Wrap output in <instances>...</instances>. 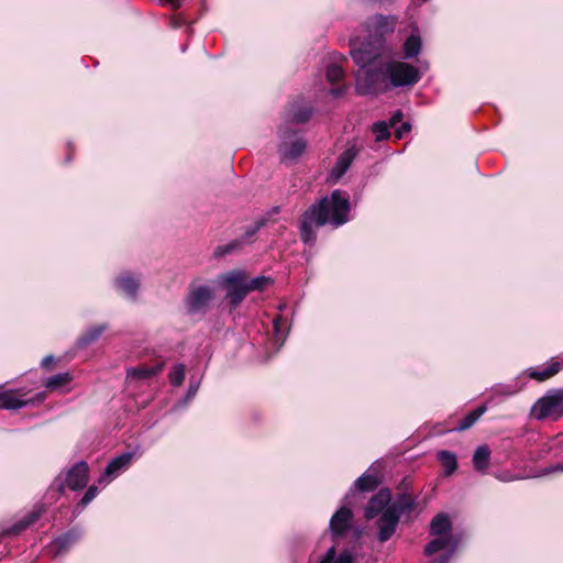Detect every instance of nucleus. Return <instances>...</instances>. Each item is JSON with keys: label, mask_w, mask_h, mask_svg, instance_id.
Instances as JSON below:
<instances>
[{"label": "nucleus", "mask_w": 563, "mask_h": 563, "mask_svg": "<svg viewBox=\"0 0 563 563\" xmlns=\"http://www.w3.org/2000/svg\"><path fill=\"white\" fill-rule=\"evenodd\" d=\"M351 209L350 197L346 192L335 189L330 197H322L308 208L299 227L300 239L305 244L312 245L317 239V231L329 223L334 228L349 221Z\"/></svg>", "instance_id": "f257e3e1"}, {"label": "nucleus", "mask_w": 563, "mask_h": 563, "mask_svg": "<svg viewBox=\"0 0 563 563\" xmlns=\"http://www.w3.org/2000/svg\"><path fill=\"white\" fill-rule=\"evenodd\" d=\"M416 500L407 493L397 494L395 499L377 520V539L380 543L388 541L396 532L402 516L409 515L416 507Z\"/></svg>", "instance_id": "f03ea898"}, {"label": "nucleus", "mask_w": 563, "mask_h": 563, "mask_svg": "<svg viewBox=\"0 0 563 563\" xmlns=\"http://www.w3.org/2000/svg\"><path fill=\"white\" fill-rule=\"evenodd\" d=\"M350 54L354 63L362 69L383 65L380 59L386 55L385 40L379 36L369 38L357 45L356 38L350 40Z\"/></svg>", "instance_id": "7ed1b4c3"}, {"label": "nucleus", "mask_w": 563, "mask_h": 563, "mask_svg": "<svg viewBox=\"0 0 563 563\" xmlns=\"http://www.w3.org/2000/svg\"><path fill=\"white\" fill-rule=\"evenodd\" d=\"M387 81L385 64L375 68H360L355 74V90L362 96L376 95L390 87Z\"/></svg>", "instance_id": "20e7f679"}, {"label": "nucleus", "mask_w": 563, "mask_h": 563, "mask_svg": "<svg viewBox=\"0 0 563 563\" xmlns=\"http://www.w3.org/2000/svg\"><path fill=\"white\" fill-rule=\"evenodd\" d=\"M307 148L306 140L290 126L279 128V144L277 152L282 162H292L303 154Z\"/></svg>", "instance_id": "39448f33"}, {"label": "nucleus", "mask_w": 563, "mask_h": 563, "mask_svg": "<svg viewBox=\"0 0 563 563\" xmlns=\"http://www.w3.org/2000/svg\"><path fill=\"white\" fill-rule=\"evenodd\" d=\"M385 75L390 87H412L421 79V74L415 66L405 62L385 64Z\"/></svg>", "instance_id": "423d86ee"}, {"label": "nucleus", "mask_w": 563, "mask_h": 563, "mask_svg": "<svg viewBox=\"0 0 563 563\" xmlns=\"http://www.w3.org/2000/svg\"><path fill=\"white\" fill-rule=\"evenodd\" d=\"M213 298L214 290L212 287L199 282H192L188 287L185 306L188 313L202 314L208 310Z\"/></svg>", "instance_id": "0eeeda50"}, {"label": "nucleus", "mask_w": 563, "mask_h": 563, "mask_svg": "<svg viewBox=\"0 0 563 563\" xmlns=\"http://www.w3.org/2000/svg\"><path fill=\"white\" fill-rule=\"evenodd\" d=\"M221 283L227 291L230 305L238 307L250 292L246 284V273L240 269L230 271L221 276Z\"/></svg>", "instance_id": "6e6552de"}, {"label": "nucleus", "mask_w": 563, "mask_h": 563, "mask_svg": "<svg viewBox=\"0 0 563 563\" xmlns=\"http://www.w3.org/2000/svg\"><path fill=\"white\" fill-rule=\"evenodd\" d=\"M532 416L538 420L563 415V391L553 389L537 400L531 409Z\"/></svg>", "instance_id": "1a4fd4ad"}, {"label": "nucleus", "mask_w": 563, "mask_h": 563, "mask_svg": "<svg viewBox=\"0 0 563 563\" xmlns=\"http://www.w3.org/2000/svg\"><path fill=\"white\" fill-rule=\"evenodd\" d=\"M433 537L434 538L424 547V554L430 556L440 551H444V554H442L439 560H433L429 563H449L459 547L460 539L454 536Z\"/></svg>", "instance_id": "9d476101"}, {"label": "nucleus", "mask_w": 563, "mask_h": 563, "mask_svg": "<svg viewBox=\"0 0 563 563\" xmlns=\"http://www.w3.org/2000/svg\"><path fill=\"white\" fill-rule=\"evenodd\" d=\"M88 478V464L84 461H80L68 470L64 481L60 477H58L55 479L54 485L57 487L59 492H63L65 486L71 490H78L87 485Z\"/></svg>", "instance_id": "9b49d317"}, {"label": "nucleus", "mask_w": 563, "mask_h": 563, "mask_svg": "<svg viewBox=\"0 0 563 563\" xmlns=\"http://www.w3.org/2000/svg\"><path fill=\"white\" fill-rule=\"evenodd\" d=\"M134 455L135 454L133 452H124V453L113 457L108 463L104 472L99 477L98 483L100 485L106 486L110 482H112L120 473H122L123 471L129 468Z\"/></svg>", "instance_id": "f8f14e48"}, {"label": "nucleus", "mask_w": 563, "mask_h": 563, "mask_svg": "<svg viewBox=\"0 0 563 563\" xmlns=\"http://www.w3.org/2000/svg\"><path fill=\"white\" fill-rule=\"evenodd\" d=\"M397 18L395 15H382L377 14L369 18L365 23V29L368 33L369 38L379 36L384 40V35L393 33L396 26Z\"/></svg>", "instance_id": "ddd939ff"}, {"label": "nucleus", "mask_w": 563, "mask_h": 563, "mask_svg": "<svg viewBox=\"0 0 563 563\" xmlns=\"http://www.w3.org/2000/svg\"><path fill=\"white\" fill-rule=\"evenodd\" d=\"M391 501V493L388 488H382L368 500L364 508V517L367 520L376 518L385 511Z\"/></svg>", "instance_id": "4468645a"}, {"label": "nucleus", "mask_w": 563, "mask_h": 563, "mask_svg": "<svg viewBox=\"0 0 563 563\" xmlns=\"http://www.w3.org/2000/svg\"><path fill=\"white\" fill-rule=\"evenodd\" d=\"M379 483L380 481L377 475L369 472L364 473L354 482L353 486L345 495L344 499L346 504H354L353 499L355 498L356 493L374 492L378 487Z\"/></svg>", "instance_id": "2eb2a0df"}, {"label": "nucleus", "mask_w": 563, "mask_h": 563, "mask_svg": "<svg viewBox=\"0 0 563 563\" xmlns=\"http://www.w3.org/2000/svg\"><path fill=\"white\" fill-rule=\"evenodd\" d=\"M81 537V532L73 528L65 532L64 534L55 538L49 544H48V552L53 556H59L67 552Z\"/></svg>", "instance_id": "dca6fc26"}, {"label": "nucleus", "mask_w": 563, "mask_h": 563, "mask_svg": "<svg viewBox=\"0 0 563 563\" xmlns=\"http://www.w3.org/2000/svg\"><path fill=\"white\" fill-rule=\"evenodd\" d=\"M313 112V108L303 101H294L289 104L285 112V124L289 126L291 123L302 124L309 121Z\"/></svg>", "instance_id": "f3484780"}, {"label": "nucleus", "mask_w": 563, "mask_h": 563, "mask_svg": "<svg viewBox=\"0 0 563 563\" xmlns=\"http://www.w3.org/2000/svg\"><path fill=\"white\" fill-rule=\"evenodd\" d=\"M358 152L360 148L356 144H352L340 154L330 173L331 181H338L346 173L355 157L358 155Z\"/></svg>", "instance_id": "a211bd4d"}, {"label": "nucleus", "mask_w": 563, "mask_h": 563, "mask_svg": "<svg viewBox=\"0 0 563 563\" xmlns=\"http://www.w3.org/2000/svg\"><path fill=\"white\" fill-rule=\"evenodd\" d=\"M45 399V394L40 393L34 399H22L13 390H0V409L16 410L26 407L30 404L41 402Z\"/></svg>", "instance_id": "6ab92c4d"}, {"label": "nucleus", "mask_w": 563, "mask_h": 563, "mask_svg": "<svg viewBox=\"0 0 563 563\" xmlns=\"http://www.w3.org/2000/svg\"><path fill=\"white\" fill-rule=\"evenodd\" d=\"M353 522V512L346 506H342L330 519V530L335 537L350 530Z\"/></svg>", "instance_id": "aec40b11"}, {"label": "nucleus", "mask_w": 563, "mask_h": 563, "mask_svg": "<svg viewBox=\"0 0 563 563\" xmlns=\"http://www.w3.org/2000/svg\"><path fill=\"white\" fill-rule=\"evenodd\" d=\"M115 287L126 297L134 299L140 288V278L132 273H123L117 277Z\"/></svg>", "instance_id": "412c9836"}, {"label": "nucleus", "mask_w": 563, "mask_h": 563, "mask_svg": "<svg viewBox=\"0 0 563 563\" xmlns=\"http://www.w3.org/2000/svg\"><path fill=\"white\" fill-rule=\"evenodd\" d=\"M492 451L487 444L479 445L475 449L472 456L474 470L479 474H486L489 467Z\"/></svg>", "instance_id": "4be33fe9"}, {"label": "nucleus", "mask_w": 563, "mask_h": 563, "mask_svg": "<svg viewBox=\"0 0 563 563\" xmlns=\"http://www.w3.org/2000/svg\"><path fill=\"white\" fill-rule=\"evenodd\" d=\"M44 512V507L38 506L35 507L32 511L25 515L21 520L11 526L8 530H5V534L18 536L23 530L29 528L32 523H34Z\"/></svg>", "instance_id": "5701e85b"}, {"label": "nucleus", "mask_w": 563, "mask_h": 563, "mask_svg": "<svg viewBox=\"0 0 563 563\" xmlns=\"http://www.w3.org/2000/svg\"><path fill=\"white\" fill-rule=\"evenodd\" d=\"M107 328L108 325L106 323L88 328L81 335L77 338L76 347L81 350L91 345L101 336V334L107 330Z\"/></svg>", "instance_id": "b1692460"}, {"label": "nucleus", "mask_w": 563, "mask_h": 563, "mask_svg": "<svg viewBox=\"0 0 563 563\" xmlns=\"http://www.w3.org/2000/svg\"><path fill=\"white\" fill-rule=\"evenodd\" d=\"M163 368L162 364H157L155 366H148L145 364H141L135 367H131L126 371V377L131 380H143L148 379L156 374H158Z\"/></svg>", "instance_id": "393cba45"}, {"label": "nucleus", "mask_w": 563, "mask_h": 563, "mask_svg": "<svg viewBox=\"0 0 563 563\" xmlns=\"http://www.w3.org/2000/svg\"><path fill=\"white\" fill-rule=\"evenodd\" d=\"M452 523L448 515L438 514L430 522L431 536H453Z\"/></svg>", "instance_id": "a878e982"}, {"label": "nucleus", "mask_w": 563, "mask_h": 563, "mask_svg": "<svg viewBox=\"0 0 563 563\" xmlns=\"http://www.w3.org/2000/svg\"><path fill=\"white\" fill-rule=\"evenodd\" d=\"M561 369V364L559 362L552 361L549 365L537 367V368H529L528 375L530 378L543 382L549 379L550 377L558 374Z\"/></svg>", "instance_id": "bb28decb"}, {"label": "nucleus", "mask_w": 563, "mask_h": 563, "mask_svg": "<svg viewBox=\"0 0 563 563\" xmlns=\"http://www.w3.org/2000/svg\"><path fill=\"white\" fill-rule=\"evenodd\" d=\"M421 38L418 34L412 33L407 37L404 44V57L411 59L417 57L421 52Z\"/></svg>", "instance_id": "cd10ccee"}, {"label": "nucleus", "mask_w": 563, "mask_h": 563, "mask_svg": "<svg viewBox=\"0 0 563 563\" xmlns=\"http://www.w3.org/2000/svg\"><path fill=\"white\" fill-rule=\"evenodd\" d=\"M437 456H438V460L440 461L441 465L444 468V475L445 476L452 475L455 472V470L457 468V462H456L455 454L450 451L443 450V451H439Z\"/></svg>", "instance_id": "c85d7f7f"}, {"label": "nucleus", "mask_w": 563, "mask_h": 563, "mask_svg": "<svg viewBox=\"0 0 563 563\" xmlns=\"http://www.w3.org/2000/svg\"><path fill=\"white\" fill-rule=\"evenodd\" d=\"M487 408L486 406H479L470 413H467L459 423L457 427L454 428V430L461 432L470 429L485 412Z\"/></svg>", "instance_id": "c756f323"}, {"label": "nucleus", "mask_w": 563, "mask_h": 563, "mask_svg": "<svg viewBox=\"0 0 563 563\" xmlns=\"http://www.w3.org/2000/svg\"><path fill=\"white\" fill-rule=\"evenodd\" d=\"M335 547L328 549L318 563H352L353 558L349 551L341 552L336 558Z\"/></svg>", "instance_id": "7c9ffc66"}, {"label": "nucleus", "mask_w": 563, "mask_h": 563, "mask_svg": "<svg viewBox=\"0 0 563 563\" xmlns=\"http://www.w3.org/2000/svg\"><path fill=\"white\" fill-rule=\"evenodd\" d=\"M71 380V376L69 373H58L47 378L45 383V387L49 390L58 389L67 385Z\"/></svg>", "instance_id": "2f4dec72"}, {"label": "nucleus", "mask_w": 563, "mask_h": 563, "mask_svg": "<svg viewBox=\"0 0 563 563\" xmlns=\"http://www.w3.org/2000/svg\"><path fill=\"white\" fill-rule=\"evenodd\" d=\"M243 246V241L240 239H235L224 245L217 246L213 251V255L214 257H222L227 254L241 250Z\"/></svg>", "instance_id": "473e14b6"}, {"label": "nucleus", "mask_w": 563, "mask_h": 563, "mask_svg": "<svg viewBox=\"0 0 563 563\" xmlns=\"http://www.w3.org/2000/svg\"><path fill=\"white\" fill-rule=\"evenodd\" d=\"M286 325V320L282 316L273 319L274 343L280 347L285 341L286 335L283 333V328Z\"/></svg>", "instance_id": "72a5a7b5"}, {"label": "nucleus", "mask_w": 563, "mask_h": 563, "mask_svg": "<svg viewBox=\"0 0 563 563\" xmlns=\"http://www.w3.org/2000/svg\"><path fill=\"white\" fill-rule=\"evenodd\" d=\"M266 224V219H260L254 224L250 225L244 234L239 238L243 241V245L251 244L255 234Z\"/></svg>", "instance_id": "f704fd0d"}, {"label": "nucleus", "mask_w": 563, "mask_h": 563, "mask_svg": "<svg viewBox=\"0 0 563 563\" xmlns=\"http://www.w3.org/2000/svg\"><path fill=\"white\" fill-rule=\"evenodd\" d=\"M325 77L330 84L339 82L344 77V70L335 63H331L327 66Z\"/></svg>", "instance_id": "c9c22d12"}, {"label": "nucleus", "mask_w": 563, "mask_h": 563, "mask_svg": "<svg viewBox=\"0 0 563 563\" xmlns=\"http://www.w3.org/2000/svg\"><path fill=\"white\" fill-rule=\"evenodd\" d=\"M185 379V366L176 364L169 372V382L173 386H180Z\"/></svg>", "instance_id": "e433bc0d"}, {"label": "nucleus", "mask_w": 563, "mask_h": 563, "mask_svg": "<svg viewBox=\"0 0 563 563\" xmlns=\"http://www.w3.org/2000/svg\"><path fill=\"white\" fill-rule=\"evenodd\" d=\"M519 390H520V387H518L517 384H512V385L498 384L493 387L494 396L509 397V396L516 395Z\"/></svg>", "instance_id": "4c0bfd02"}, {"label": "nucleus", "mask_w": 563, "mask_h": 563, "mask_svg": "<svg viewBox=\"0 0 563 563\" xmlns=\"http://www.w3.org/2000/svg\"><path fill=\"white\" fill-rule=\"evenodd\" d=\"M98 494V488L97 486L95 485H91L86 494L84 495V497L80 499V501L78 503V505L76 506V510L77 511H81L82 509H85L97 496Z\"/></svg>", "instance_id": "58836bf2"}, {"label": "nucleus", "mask_w": 563, "mask_h": 563, "mask_svg": "<svg viewBox=\"0 0 563 563\" xmlns=\"http://www.w3.org/2000/svg\"><path fill=\"white\" fill-rule=\"evenodd\" d=\"M269 283H271V279L265 276H257L252 279H249L246 277V284H247L249 291L262 290Z\"/></svg>", "instance_id": "ea45409f"}, {"label": "nucleus", "mask_w": 563, "mask_h": 563, "mask_svg": "<svg viewBox=\"0 0 563 563\" xmlns=\"http://www.w3.org/2000/svg\"><path fill=\"white\" fill-rule=\"evenodd\" d=\"M373 132L376 135V141L386 140L389 136L388 124L384 121L376 122L373 125Z\"/></svg>", "instance_id": "a19ab883"}, {"label": "nucleus", "mask_w": 563, "mask_h": 563, "mask_svg": "<svg viewBox=\"0 0 563 563\" xmlns=\"http://www.w3.org/2000/svg\"><path fill=\"white\" fill-rule=\"evenodd\" d=\"M199 386V382H190L185 398L177 404V407H185L196 396Z\"/></svg>", "instance_id": "79ce46f5"}, {"label": "nucleus", "mask_w": 563, "mask_h": 563, "mask_svg": "<svg viewBox=\"0 0 563 563\" xmlns=\"http://www.w3.org/2000/svg\"><path fill=\"white\" fill-rule=\"evenodd\" d=\"M346 89H347V86H346V85H342V86H339V87L332 88V89L330 90V93H331L333 97L338 98V97L343 96V95H344V92L346 91Z\"/></svg>", "instance_id": "37998d69"}, {"label": "nucleus", "mask_w": 563, "mask_h": 563, "mask_svg": "<svg viewBox=\"0 0 563 563\" xmlns=\"http://www.w3.org/2000/svg\"><path fill=\"white\" fill-rule=\"evenodd\" d=\"M401 120H402V112H401V111H396V112L391 115V118H390V120H389V125H390V126H394V125H396L398 122H400Z\"/></svg>", "instance_id": "c03bdc74"}, {"label": "nucleus", "mask_w": 563, "mask_h": 563, "mask_svg": "<svg viewBox=\"0 0 563 563\" xmlns=\"http://www.w3.org/2000/svg\"><path fill=\"white\" fill-rule=\"evenodd\" d=\"M161 2L177 9L181 5L183 0H161Z\"/></svg>", "instance_id": "a18cd8bd"}, {"label": "nucleus", "mask_w": 563, "mask_h": 563, "mask_svg": "<svg viewBox=\"0 0 563 563\" xmlns=\"http://www.w3.org/2000/svg\"><path fill=\"white\" fill-rule=\"evenodd\" d=\"M53 362H54V356H53V355H47V356H45V357L42 360L41 365H42L43 367H48V366H49V364H52Z\"/></svg>", "instance_id": "49530a36"}, {"label": "nucleus", "mask_w": 563, "mask_h": 563, "mask_svg": "<svg viewBox=\"0 0 563 563\" xmlns=\"http://www.w3.org/2000/svg\"><path fill=\"white\" fill-rule=\"evenodd\" d=\"M410 130L409 123H402L401 128L398 130V137L400 139L402 136V132H408Z\"/></svg>", "instance_id": "de8ad7c7"}, {"label": "nucleus", "mask_w": 563, "mask_h": 563, "mask_svg": "<svg viewBox=\"0 0 563 563\" xmlns=\"http://www.w3.org/2000/svg\"><path fill=\"white\" fill-rule=\"evenodd\" d=\"M284 307H285V305H279V307H278V308H279V310H283V309H284Z\"/></svg>", "instance_id": "09e8293b"}, {"label": "nucleus", "mask_w": 563, "mask_h": 563, "mask_svg": "<svg viewBox=\"0 0 563 563\" xmlns=\"http://www.w3.org/2000/svg\"><path fill=\"white\" fill-rule=\"evenodd\" d=\"M559 470L563 471V465L558 467Z\"/></svg>", "instance_id": "8fccbe9b"}]
</instances>
